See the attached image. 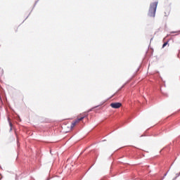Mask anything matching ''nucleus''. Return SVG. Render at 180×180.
I'll return each mask as SVG.
<instances>
[{
    "mask_svg": "<svg viewBox=\"0 0 180 180\" xmlns=\"http://www.w3.org/2000/svg\"><path fill=\"white\" fill-rule=\"evenodd\" d=\"M110 106L112 108V109H119L122 106L121 103H112Z\"/></svg>",
    "mask_w": 180,
    "mask_h": 180,
    "instance_id": "nucleus-3",
    "label": "nucleus"
},
{
    "mask_svg": "<svg viewBox=\"0 0 180 180\" xmlns=\"http://www.w3.org/2000/svg\"><path fill=\"white\" fill-rule=\"evenodd\" d=\"M10 126H12V123H10Z\"/></svg>",
    "mask_w": 180,
    "mask_h": 180,
    "instance_id": "nucleus-7",
    "label": "nucleus"
},
{
    "mask_svg": "<svg viewBox=\"0 0 180 180\" xmlns=\"http://www.w3.org/2000/svg\"><path fill=\"white\" fill-rule=\"evenodd\" d=\"M167 45H168V41L165 42V43L163 44V45H162V49H164L165 47H166Z\"/></svg>",
    "mask_w": 180,
    "mask_h": 180,
    "instance_id": "nucleus-5",
    "label": "nucleus"
},
{
    "mask_svg": "<svg viewBox=\"0 0 180 180\" xmlns=\"http://www.w3.org/2000/svg\"><path fill=\"white\" fill-rule=\"evenodd\" d=\"M154 39V37L151 36L150 40H153Z\"/></svg>",
    "mask_w": 180,
    "mask_h": 180,
    "instance_id": "nucleus-6",
    "label": "nucleus"
},
{
    "mask_svg": "<svg viewBox=\"0 0 180 180\" xmlns=\"http://www.w3.org/2000/svg\"><path fill=\"white\" fill-rule=\"evenodd\" d=\"M165 16H169V10H166L165 11Z\"/></svg>",
    "mask_w": 180,
    "mask_h": 180,
    "instance_id": "nucleus-4",
    "label": "nucleus"
},
{
    "mask_svg": "<svg viewBox=\"0 0 180 180\" xmlns=\"http://www.w3.org/2000/svg\"><path fill=\"white\" fill-rule=\"evenodd\" d=\"M86 116H88L87 114H81L80 116H78L77 119L72 122L71 129H74V127H75V126H77V124H78L81 120H84Z\"/></svg>",
    "mask_w": 180,
    "mask_h": 180,
    "instance_id": "nucleus-2",
    "label": "nucleus"
},
{
    "mask_svg": "<svg viewBox=\"0 0 180 180\" xmlns=\"http://www.w3.org/2000/svg\"><path fill=\"white\" fill-rule=\"evenodd\" d=\"M157 6H158V1H155L150 5L149 11L148 13V16L150 18H155V12L157 11Z\"/></svg>",
    "mask_w": 180,
    "mask_h": 180,
    "instance_id": "nucleus-1",
    "label": "nucleus"
}]
</instances>
